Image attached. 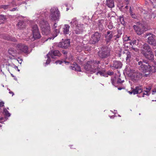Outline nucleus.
I'll return each mask as SVG.
<instances>
[{
  "instance_id": "nucleus-19",
  "label": "nucleus",
  "mask_w": 156,
  "mask_h": 156,
  "mask_svg": "<svg viewBox=\"0 0 156 156\" xmlns=\"http://www.w3.org/2000/svg\"><path fill=\"white\" fill-rule=\"evenodd\" d=\"M122 64L121 62L118 61H114L111 65V66L116 69L122 67Z\"/></svg>"
},
{
  "instance_id": "nucleus-2",
  "label": "nucleus",
  "mask_w": 156,
  "mask_h": 156,
  "mask_svg": "<svg viewBox=\"0 0 156 156\" xmlns=\"http://www.w3.org/2000/svg\"><path fill=\"white\" fill-rule=\"evenodd\" d=\"M36 14L38 18L37 22L42 30V34L48 35L51 32L50 27L47 20L45 19L48 15V12L44 10L42 11H38Z\"/></svg>"
},
{
  "instance_id": "nucleus-43",
  "label": "nucleus",
  "mask_w": 156,
  "mask_h": 156,
  "mask_svg": "<svg viewBox=\"0 0 156 156\" xmlns=\"http://www.w3.org/2000/svg\"><path fill=\"white\" fill-rule=\"evenodd\" d=\"M113 27V26L111 24H109L108 25V27L109 29H112Z\"/></svg>"
},
{
  "instance_id": "nucleus-24",
  "label": "nucleus",
  "mask_w": 156,
  "mask_h": 156,
  "mask_svg": "<svg viewBox=\"0 0 156 156\" xmlns=\"http://www.w3.org/2000/svg\"><path fill=\"white\" fill-rule=\"evenodd\" d=\"M17 26L18 28L22 29L25 27V23L23 21H20L17 24Z\"/></svg>"
},
{
  "instance_id": "nucleus-39",
  "label": "nucleus",
  "mask_w": 156,
  "mask_h": 156,
  "mask_svg": "<svg viewBox=\"0 0 156 156\" xmlns=\"http://www.w3.org/2000/svg\"><path fill=\"white\" fill-rule=\"evenodd\" d=\"M112 83V85H115V78H112L111 79Z\"/></svg>"
},
{
  "instance_id": "nucleus-9",
  "label": "nucleus",
  "mask_w": 156,
  "mask_h": 156,
  "mask_svg": "<svg viewBox=\"0 0 156 156\" xmlns=\"http://www.w3.org/2000/svg\"><path fill=\"white\" fill-rule=\"evenodd\" d=\"M101 34L98 32H95L91 36L90 42L92 44H95L97 43L100 41L101 38Z\"/></svg>"
},
{
  "instance_id": "nucleus-44",
  "label": "nucleus",
  "mask_w": 156,
  "mask_h": 156,
  "mask_svg": "<svg viewBox=\"0 0 156 156\" xmlns=\"http://www.w3.org/2000/svg\"><path fill=\"white\" fill-rule=\"evenodd\" d=\"M130 40L129 37H124V40L125 41H128Z\"/></svg>"
},
{
  "instance_id": "nucleus-12",
  "label": "nucleus",
  "mask_w": 156,
  "mask_h": 156,
  "mask_svg": "<svg viewBox=\"0 0 156 156\" xmlns=\"http://www.w3.org/2000/svg\"><path fill=\"white\" fill-rule=\"evenodd\" d=\"M70 41L69 39H66L62 42H59L57 46L60 48L66 49L70 46Z\"/></svg>"
},
{
  "instance_id": "nucleus-3",
  "label": "nucleus",
  "mask_w": 156,
  "mask_h": 156,
  "mask_svg": "<svg viewBox=\"0 0 156 156\" xmlns=\"http://www.w3.org/2000/svg\"><path fill=\"white\" fill-rule=\"evenodd\" d=\"M60 16V12L57 7H53L50 9V13L49 16V20L53 22H58Z\"/></svg>"
},
{
  "instance_id": "nucleus-37",
  "label": "nucleus",
  "mask_w": 156,
  "mask_h": 156,
  "mask_svg": "<svg viewBox=\"0 0 156 156\" xmlns=\"http://www.w3.org/2000/svg\"><path fill=\"white\" fill-rule=\"evenodd\" d=\"M47 57L48 58V59H47V60L46 62V64H47V65H48V64L50 62V61H51V60H50V58L51 57V56H49V57H48L47 55Z\"/></svg>"
},
{
  "instance_id": "nucleus-28",
  "label": "nucleus",
  "mask_w": 156,
  "mask_h": 156,
  "mask_svg": "<svg viewBox=\"0 0 156 156\" xmlns=\"http://www.w3.org/2000/svg\"><path fill=\"white\" fill-rule=\"evenodd\" d=\"M100 5L101 6V7H100V11L101 12L100 13H99V12H98V11H97L96 12V14L98 13V14H101L103 11L105 9V6H104V5L101 4V5Z\"/></svg>"
},
{
  "instance_id": "nucleus-63",
  "label": "nucleus",
  "mask_w": 156,
  "mask_h": 156,
  "mask_svg": "<svg viewBox=\"0 0 156 156\" xmlns=\"http://www.w3.org/2000/svg\"><path fill=\"white\" fill-rule=\"evenodd\" d=\"M17 69V70L19 72L20 71V69H19L18 68V69Z\"/></svg>"
},
{
  "instance_id": "nucleus-45",
  "label": "nucleus",
  "mask_w": 156,
  "mask_h": 156,
  "mask_svg": "<svg viewBox=\"0 0 156 156\" xmlns=\"http://www.w3.org/2000/svg\"><path fill=\"white\" fill-rule=\"evenodd\" d=\"M4 121H5V120H4V118H3V117L0 118V123H2Z\"/></svg>"
},
{
  "instance_id": "nucleus-23",
  "label": "nucleus",
  "mask_w": 156,
  "mask_h": 156,
  "mask_svg": "<svg viewBox=\"0 0 156 156\" xmlns=\"http://www.w3.org/2000/svg\"><path fill=\"white\" fill-rule=\"evenodd\" d=\"M70 24L73 26H75V27H76L79 26L80 23H79L78 21L76 20V18H74L73 19L72 21L70 22Z\"/></svg>"
},
{
  "instance_id": "nucleus-48",
  "label": "nucleus",
  "mask_w": 156,
  "mask_h": 156,
  "mask_svg": "<svg viewBox=\"0 0 156 156\" xmlns=\"http://www.w3.org/2000/svg\"><path fill=\"white\" fill-rule=\"evenodd\" d=\"M17 10V8H14L12 9H9V10L10 11H14Z\"/></svg>"
},
{
  "instance_id": "nucleus-54",
  "label": "nucleus",
  "mask_w": 156,
  "mask_h": 156,
  "mask_svg": "<svg viewBox=\"0 0 156 156\" xmlns=\"http://www.w3.org/2000/svg\"><path fill=\"white\" fill-rule=\"evenodd\" d=\"M120 37V35H119V34H118L116 35V38H118Z\"/></svg>"
},
{
  "instance_id": "nucleus-52",
  "label": "nucleus",
  "mask_w": 156,
  "mask_h": 156,
  "mask_svg": "<svg viewBox=\"0 0 156 156\" xmlns=\"http://www.w3.org/2000/svg\"><path fill=\"white\" fill-rule=\"evenodd\" d=\"M19 60H18V61L19 63L20 64H21L22 62V59H21L19 58Z\"/></svg>"
},
{
  "instance_id": "nucleus-26",
  "label": "nucleus",
  "mask_w": 156,
  "mask_h": 156,
  "mask_svg": "<svg viewBox=\"0 0 156 156\" xmlns=\"http://www.w3.org/2000/svg\"><path fill=\"white\" fill-rule=\"evenodd\" d=\"M106 4L110 8H112L114 6V2L113 0H108L107 1Z\"/></svg>"
},
{
  "instance_id": "nucleus-57",
  "label": "nucleus",
  "mask_w": 156,
  "mask_h": 156,
  "mask_svg": "<svg viewBox=\"0 0 156 156\" xmlns=\"http://www.w3.org/2000/svg\"><path fill=\"white\" fill-rule=\"evenodd\" d=\"M15 69H18V67H17V66H15Z\"/></svg>"
},
{
  "instance_id": "nucleus-56",
  "label": "nucleus",
  "mask_w": 156,
  "mask_h": 156,
  "mask_svg": "<svg viewBox=\"0 0 156 156\" xmlns=\"http://www.w3.org/2000/svg\"><path fill=\"white\" fill-rule=\"evenodd\" d=\"M122 88L121 87H118V89L119 90H122Z\"/></svg>"
},
{
  "instance_id": "nucleus-18",
  "label": "nucleus",
  "mask_w": 156,
  "mask_h": 156,
  "mask_svg": "<svg viewBox=\"0 0 156 156\" xmlns=\"http://www.w3.org/2000/svg\"><path fill=\"white\" fill-rule=\"evenodd\" d=\"M143 91V89L141 87H136L135 88L133 89L132 91H129L128 92L130 94H133L134 95L140 94Z\"/></svg>"
},
{
  "instance_id": "nucleus-6",
  "label": "nucleus",
  "mask_w": 156,
  "mask_h": 156,
  "mask_svg": "<svg viewBox=\"0 0 156 156\" xmlns=\"http://www.w3.org/2000/svg\"><path fill=\"white\" fill-rule=\"evenodd\" d=\"M138 65L139 69L144 72L151 73L152 71V67L151 66L149 65H146L142 61L139 62Z\"/></svg>"
},
{
  "instance_id": "nucleus-4",
  "label": "nucleus",
  "mask_w": 156,
  "mask_h": 156,
  "mask_svg": "<svg viewBox=\"0 0 156 156\" xmlns=\"http://www.w3.org/2000/svg\"><path fill=\"white\" fill-rule=\"evenodd\" d=\"M32 31L33 37L30 39L31 41H34L41 37V36L37 25H35L33 26Z\"/></svg>"
},
{
  "instance_id": "nucleus-59",
  "label": "nucleus",
  "mask_w": 156,
  "mask_h": 156,
  "mask_svg": "<svg viewBox=\"0 0 156 156\" xmlns=\"http://www.w3.org/2000/svg\"><path fill=\"white\" fill-rule=\"evenodd\" d=\"M125 1L127 2H129V0H124Z\"/></svg>"
},
{
  "instance_id": "nucleus-53",
  "label": "nucleus",
  "mask_w": 156,
  "mask_h": 156,
  "mask_svg": "<svg viewBox=\"0 0 156 156\" xmlns=\"http://www.w3.org/2000/svg\"><path fill=\"white\" fill-rule=\"evenodd\" d=\"M9 93L10 94H12V96H13L14 94V93H13V92H12V91H11L10 89L9 90Z\"/></svg>"
},
{
  "instance_id": "nucleus-55",
  "label": "nucleus",
  "mask_w": 156,
  "mask_h": 156,
  "mask_svg": "<svg viewBox=\"0 0 156 156\" xmlns=\"http://www.w3.org/2000/svg\"><path fill=\"white\" fill-rule=\"evenodd\" d=\"M125 8H126V9H128V6H127V5H126L125 7Z\"/></svg>"
},
{
  "instance_id": "nucleus-20",
  "label": "nucleus",
  "mask_w": 156,
  "mask_h": 156,
  "mask_svg": "<svg viewBox=\"0 0 156 156\" xmlns=\"http://www.w3.org/2000/svg\"><path fill=\"white\" fill-rule=\"evenodd\" d=\"M9 54L11 55L12 57H11L12 59H15L16 57V51L14 48H11L8 50Z\"/></svg>"
},
{
  "instance_id": "nucleus-61",
  "label": "nucleus",
  "mask_w": 156,
  "mask_h": 156,
  "mask_svg": "<svg viewBox=\"0 0 156 156\" xmlns=\"http://www.w3.org/2000/svg\"><path fill=\"white\" fill-rule=\"evenodd\" d=\"M12 41H14V42H15L16 41V40L15 39H14Z\"/></svg>"
},
{
  "instance_id": "nucleus-21",
  "label": "nucleus",
  "mask_w": 156,
  "mask_h": 156,
  "mask_svg": "<svg viewBox=\"0 0 156 156\" xmlns=\"http://www.w3.org/2000/svg\"><path fill=\"white\" fill-rule=\"evenodd\" d=\"M69 68L70 69L73 70H75L79 72L81 71L80 67L76 63H74L72 66H69Z\"/></svg>"
},
{
  "instance_id": "nucleus-14",
  "label": "nucleus",
  "mask_w": 156,
  "mask_h": 156,
  "mask_svg": "<svg viewBox=\"0 0 156 156\" xmlns=\"http://www.w3.org/2000/svg\"><path fill=\"white\" fill-rule=\"evenodd\" d=\"M112 31L110 30H108L105 32V34H104L105 37V41L107 44L109 43L111 41V39L113 37Z\"/></svg>"
},
{
  "instance_id": "nucleus-5",
  "label": "nucleus",
  "mask_w": 156,
  "mask_h": 156,
  "mask_svg": "<svg viewBox=\"0 0 156 156\" xmlns=\"http://www.w3.org/2000/svg\"><path fill=\"white\" fill-rule=\"evenodd\" d=\"M145 37H147V42L152 46H156V36L151 33H147L145 35Z\"/></svg>"
},
{
  "instance_id": "nucleus-29",
  "label": "nucleus",
  "mask_w": 156,
  "mask_h": 156,
  "mask_svg": "<svg viewBox=\"0 0 156 156\" xmlns=\"http://www.w3.org/2000/svg\"><path fill=\"white\" fill-rule=\"evenodd\" d=\"M126 60H129L131 58V54L130 52L129 51H127L126 53Z\"/></svg>"
},
{
  "instance_id": "nucleus-42",
  "label": "nucleus",
  "mask_w": 156,
  "mask_h": 156,
  "mask_svg": "<svg viewBox=\"0 0 156 156\" xmlns=\"http://www.w3.org/2000/svg\"><path fill=\"white\" fill-rule=\"evenodd\" d=\"M150 73H147V74L145 73L144 74H143V76H144L145 77H147L149 76L150 75Z\"/></svg>"
},
{
  "instance_id": "nucleus-46",
  "label": "nucleus",
  "mask_w": 156,
  "mask_h": 156,
  "mask_svg": "<svg viewBox=\"0 0 156 156\" xmlns=\"http://www.w3.org/2000/svg\"><path fill=\"white\" fill-rule=\"evenodd\" d=\"M4 103L3 101L0 102V107H2L4 106Z\"/></svg>"
},
{
  "instance_id": "nucleus-38",
  "label": "nucleus",
  "mask_w": 156,
  "mask_h": 156,
  "mask_svg": "<svg viewBox=\"0 0 156 156\" xmlns=\"http://www.w3.org/2000/svg\"><path fill=\"white\" fill-rule=\"evenodd\" d=\"M146 90H144V91L147 93V94H149V92L151 89V87H149L148 88H147Z\"/></svg>"
},
{
  "instance_id": "nucleus-22",
  "label": "nucleus",
  "mask_w": 156,
  "mask_h": 156,
  "mask_svg": "<svg viewBox=\"0 0 156 156\" xmlns=\"http://www.w3.org/2000/svg\"><path fill=\"white\" fill-rule=\"evenodd\" d=\"M54 22L55 23H54V24L53 25L52 27L53 29V31L55 32V35H54V36L53 39L55 37L57 36L58 34L59 33V30L58 29H56L58 26V25L57 23H56V22Z\"/></svg>"
},
{
  "instance_id": "nucleus-64",
  "label": "nucleus",
  "mask_w": 156,
  "mask_h": 156,
  "mask_svg": "<svg viewBox=\"0 0 156 156\" xmlns=\"http://www.w3.org/2000/svg\"><path fill=\"white\" fill-rule=\"evenodd\" d=\"M71 9H73V7H71Z\"/></svg>"
},
{
  "instance_id": "nucleus-34",
  "label": "nucleus",
  "mask_w": 156,
  "mask_h": 156,
  "mask_svg": "<svg viewBox=\"0 0 156 156\" xmlns=\"http://www.w3.org/2000/svg\"><path fill=\"white\" fill-rule=\"evenodd\" d=\"M65 62V63H69V62H66V61H64V62H62L61 61H60L59 60H58L57 61H56V62H55V63L56 64H62V63L63 62Z\"/></svg>"
},
{
  "instance_id": "nucleus-13",
  "label": "nucleus",
  "mask_w": 156,
  "mask_h": 156,
  "mask_svg": "<svg viewBox=\"0 0 156 156\" xmlns=\"http://www.w3.org/2000/svg\"><path fill=\"white\" fill-rule=\"evenodd\" d=\"M142 54L147 59L151 61L154 60V55L152 51L147 52L143 51Z\"/></svg>"
},
{
  "instance_id": "nucleus-15",
  "label": "nucleus",
  "mask_w": 156,
  "mask_h": 156,
  "mask_svg": "<svg viewBox=\"0 0 156 156\" xmlns=\"http://www.w3.org/2000/svg\"><path fill=\"white\" fill-rule=\"evenodd\" d=\"M83 25L80 24L79 26L75 27L73 31V34H80L82 33L83 30Z\"/></svg>"
},
{
  "instance_id": "nucleus-62",
  "label": "nucleus",
  "mask_w": 156,
  "mask_h": 156,
  "mask_svg": "<svg viewBox=\"0 0 156 156\" xmlns=\"http://www.w3.org/2000/svg\"><path fill=\"white\" fill-rule=\"evenodd\" d=\"M69 9L68 8H67V9H66V10L67 11H68V10H69Z\"/></svg>"
},
{
  "instance_id": "nucleus-17",
  "label": "nucleus",
  "mask_w": 156,
  "mask_h": 156,
  "mask_svg": "<svg viewBox=\"0 0 156 156\" xmlns=\"http://www.w3.org/2000/svg\"><path fill=\"white\" fill-rule=\"evenodd\" d=\"M61 54L60 52L58 50H56L54 51H50L48 54L47 55V56L48 57H49L50 56L51 58H54V56H56L58 57H60L61 56Z\"/></svg>"
},
{
  "instance_id": "nucleus-49",
  "label": "nucleus",
  "mask_w": 156,
  "mask_h": 156,
  "mask_svg": "<svg viewBox=\"0 0 156 156\" xmlns=\"http://www.w3.org/2000/svg\"><path fill=\"white\" fill-rule=\"evenodd\" d=\"M156 93V87L153 90L152 94H154Z\"/></svg>"
},
{
  "instance_id": "nucleus-16",
  "label": "nucleus",
  "mask_w": 156,
  "mask_h": 156,
  "mask_svg": "<svg viewBox=\"0 0 156 156\" xmlns=\"http://www.w3.org/2000/svg\"><path fill=\"white\" fill-rule=\"evenodd\" d=\"M16 2L14 1H12V2H9V4L7 5H2L0 6L1 9H9L11 8L16 5Z\"/></svg>"
},
{
  "instance_id": "nucleus-32",
  "label": "nucleus",
  "mask_w": 156,
  "mask_h": 156,
  "mask_svg": "<svg viewBox=\"0 0 156 156\" xmlns=\"http://www.w3.org/2000/svg\"><path fill=\"white\" fill-rule=\"evenodd\" d=\"M119 20L121 23L123 24L124 25L125 24V22L124 20V18L122 16H120L119 17Z\"/></svg>"
},
{
  "instance_id": "nucleus-36",
  "label": "nucleus",
  "mask_w": 156,
  "mask_h": 156,
  "mask_svg": "<svg viewBox=\"0 0 156 156\" xmlns=\"http://www.w3.org/2000/svg\"><path fill=\"white\" fill-rule=\"evenodd\" d=\"M130 49L131 51L133 50L135 52H138V49L136 48H134L133 47V46H132L130 48Z\"/></svg>"
},
{
  "instance_id": "nucleus-47",
  "label": "nucleus",
  "mask_w": 156,
  "mask_h": 156,
  "mask_svg": "<svg viewBox=\"0 0 156 156\" xmlns=\"http://www.w3.org/2000/svg\"><path fill=\"white\" fill-rule=\"evenodd\" d=\"M113 73H114L113 72H108V74L107 75H112L113 74Z\"/></svg>"
},
{
  "instance_id": "nucleus-1",
  "label": "nucleus",
  "mask_w": 156,
  "mask_h": 156,
  "mask_svg": "<svg viewBox=\"0 0 156 156\" xmlns=\"http://www.w3.org/2000/svg\"><path fill=\"white\" fill-rule=\"evenodd\" d=\"M100 61L92 60L87 62L83 65V67L86 72L91 73L96 72L97 75L99 74L101 76L107 77L105 69L101 68L100 66Z\"/></svg>"
},
{
  "instance_id": "nucleus-33",
  "label": "nucleus",
  "mask_w": 156,
  "mask_h": 156,
  "mask_svg": "<svg viewBox=\"0 0 156 156\" xmlns=\"http://www.w3.org/2000/svg\"><path fill=\"white\" fill-rule=\"evenodd\" d=\"M136 40L135 39L132 40L131 41H130L129 42V43L130 45L132 46H133L132 44L134 45L136 44Z\"/></svg>"
},
{
  "instance_id": "nucleus-7",
  "label": "nucleus",
  "mask_w": 156,
  "mask_h": 156,
  "mask_svg": "<svg viewBox=\"0 0 156 156\" xmlns=\"http://www.w3.org/2000/svg\"><path fill=\"white\" fill-rule=\"evenodd\" d=\"M110 55L109 50L107 47L102 48L101 51H99L98 52V55L99 57L102 59L107 58L110 56Z\"/></svg>"
},
{
  "instance_id": "nucleus-60",
  "label": "nucleus",
  "mask_w": 156,
  "mask_h": 156,
  "mask_svg": "<svg viewBox=\"0 0 156 156\" xmlns=\"http://www.w3.org/2000/svg\"><path fill=\"white\" fill-rule=\"evenodd\" d=\"M153 2L154 3H156V0H153Z\"/></svg>"
},
{
  "instance_id": "nucleus-25",
  "label": "nucleus",
  "mask_w": 156,
  "mask_h": 156,
  "mask_svg": "<svg viewBox=\"0 0 156 156\" xmlns=\"http://www.w3.org/2000/svg\"><path fill=\"white\" fill-rule=\"evenodd\" d=\"M70 26L67 24H65L63 28V32L65 34H68L69 33Z\"/></svg>"
},
{
  "instance_id": "nucleus-10",
  "label": "nucleus",
  "mask_w": 156,
  "mask_h": 156,
  "mask_svg": "<svg viewBox=\"0 0 156 156\" xmlns=\"http://www.w3.org/2000/svg\"><path fill=\"white\" fill-rule=\"evenodd\" d=\"M16 48L19 53H20L22 52L27 53L29 52L27 46L23 44H17Z\"/></svg>"
},
{
  "instance_id": "nucleus-40",
  "label": "nucleus",
  "mask_w": 156,
  "mask_h": 156,
  "mask_svg": "<svg viewBox=\"0 0 156 156\" xmlns=\"http://www.w3.org/2000/svg\"><path fill=\"white\" fill-rule=\"evenodd\" d=\"M124 81V80H121L120 78H119L117 80V83H122Z\"/></svg>"
},
{
  "instance_id": "nucleus-8",
  "label": "nucleus",
  "mask_w": 156,
  "mask_h": 156,
  "mask_svg": "<svg viewBox=\"0 0 156 156\" xmlns=\"http://www.w3.org/2000/svg\"><path fill=\"white\" fill-rule=\"evenodd\" d=\"M144 26L139 22L137 23V25H134L133 27L134 30L138 35H140L142 34L144 30Z\"/></svg>"
},
{
  "instance_id": "nucleus-41",
  "label": "nucleus",
  "mask_w": 156,
  "mask_h": 156,
  "mask_svg": "<svg viewBox=\"0 0 156 156\" xmlns=\"http://www.w3.org/2000/svg\"><path fill=\"white\" fill-rule=\"evenodd\" d=\"M131 16H132V18H136V16L135 14L133 13L132 11H131L130 13Z\"/></svg>"
},
{
  "instance_id": "nucleus-51",
  "label": "nucleus",
  "mask_w": 156,
  "mask_h": 156,
  "mask_svg": "<svg viewBox=\"0 0 156 156\" xmlns=\"http://www.w3.org/2000/svg\"><path fill=\"white\" fill-rule=\"evenodd\" d=\"M144 92H143V97H144V95H149V94H147V93H146L144 91Z\"/></svg>"
},
{
  "instance_id": "nucleus-30",
  "label": "nucleus",
  "mask_w": 156,
  "mask_h": 156,
  "mask_svg": "<svg viewBox=\"0 0 156 156\" xmlns=\"http://www.w3.org/2000/svg\"><path fill=\"white\" fill-rule=\"evenodd\" d=\"M3 112L5 115L9 117L10 116V113L5 108H4L3 109Z\"/></svg>"
},
{
  "instance_id": "nucleus-31",
  "label": "nucleus",
  "mask_w": 156,
  "mask_h": 156,
  "mask_svg": "<svg viewBox=\"0 0 156 156\" xmlns=\"http://www.w3.org/2000/svg\"><path fill=\"white\" fill-rule=\"evenodd\" d=\"M6 16L3 15H0V21H4L6 20Z\"/></svg>"
},
{
  "instance_id": "nucleus-58",
  "label": "nucleus",
  "mask_w": 156,
  "mask_h": 156,
  "mask_svg": "<svg viewBox=\"0 0 156 156\" xmlns=\"http://www.w3.org/2000/svg\"><path fill=\"white\" fill-rule=\"evenodd\" d=\"M129 11H130V12H131V11H132V9H131V7H130Z\"/></svg>"
},
{
  "instance_id": "nucleus-50",
  "label": "nucleus",
  "mask_w": 156,
  "mask_h": 156,
  "mask_svg": "<svg viewBox=\"0 0 156 156\" xmlns=\"http://www.w3.org/2000/svg\"><path fill=\"white\" fill-rule=\"evenodd\" d=\"M153 67H154L155 71H156V62H154V65Z\"/></svg>"
},
{
  "instance_id": "nucleus-27",
  "label": "nucleus",
  "mask_w": 156,
  "mask_h": 156,
  "mask_svg": "<svg viewBox=\"0 0 156 156\" xmlns=\"http://www.w3.org/2000/svg\"><path fill=\"white\" fill-rule=\"evenodd\" d=\"M143 48L146 51V52L149 51H151V49L149 45L146 43L144 44L143 46Z\"/></svg>"
},
{
  "instance_id": "nucleus-35",
  "label": "nucleus",
  "mask_w": 156,
  "mask_h": 156,
  "mask_svg": "<svg viewBox=\"0 0 156 156\" xmlns=\"http://www.w3.org/2000/svg\"><path fill=\"white\" fill-rule=\"evenodd\" d=\"M62 52L64 54V55H66V58H67V56L68 55H69V56H71V58H70V59H71V60L72 59V56L70 54H68L67 55V52L66 51H62Z\"/></svg>"
},
{
  "instance_id": "nucleus-11",
  "label": "nucleus",
  "mask_w": 156,
  "mask_h": 156,
  "mask_svg": "<svg viewBox=\"0 0 156 156\" xmlns=\"http://www.w3.org/2000/svg\"><path fill=\"white\" fill-rule=\"evenodd\" d=\"M131 73H133L131 75L132 78L136 82L141 79L143 76V74L137 71H132Z\"/></svg>"
}]
</instances>
